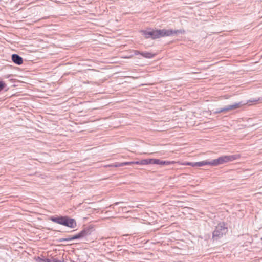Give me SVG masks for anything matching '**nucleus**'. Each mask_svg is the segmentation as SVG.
<instances>
[{"instance_id": "obj_1", "label": "nucleus", "mask_w": 262, "mask_h": 262, "mask_svg": "<svg viewBox=\"0 0 262 262\" xmlns=\"http://www.w3.org/2000/svg\"><path fill=\"white\" fill-rule=\"evenodd\" d=\"M237 155H229V156H223L219 157L216 159H214L211 162L207 161H201L199 162L191 163L188 162L185 165H190L193 167H201L206 165H210L213 166H216L223 163L233 161L238 158Z\"/></svg>"}, {"instance_id": "obj_2", "label": "nucleus", "mask_w": 262, "mask_h": 262, "mask_svg": "<svg viewBox=\"0 0 262 262\" xmlns=\"http://www.w3.org/2000/svg\"><path fill=\"white\" fill-rule=\"evenodd\" d=\"M51 220L54 223L70 228H74L76 225V222L74 219H69L67 216L52 217Z\"/></svg>"}, {"instance_id": "obj_3", "label": "nucleus", "mask_w": 262, "mask_h": 262, "mask_svg": "<svg viewBox=\"0 0 262 262\" xmlns=\"http://www.w3.org/2000/svg\"><path fill=\"white\" fill-rule=\"evenodd\" d=\"M227 232V227H226L224 222L220 223L215 228L213 232V238L217 239L221 237Z\"/></svg>"}, {"instance_id": "obj_4", "label": "nucleus", "mask_w": 262, "mask_h": 262, "mask_svg": "<svg viewBox=\"0 0 262 262\" xmlns=\"http://www.w3.org/2000/svg\"><path fill=\"white\" fill-rule=\"evenodd\" d=\"M245 103H243L242 102H239L237 103H235L233 104L229 105L226 106L223 108H219L216 111V113H219L225 111H228L232 110H235L238 108L241 107L242 106L245 105Z\"/></svg>"}, {"instance_id": "obj_5", "label": "nucleus", "mask_w": 262, "mask_h": 262, "mask_svg": "<svg viewBox=\"0 0 262 262\" xmlns=\"http://www.w3.org/2000/svg\"><path fill=\"white\" fill-rule=\"evenodd\" d=\"M178 31H173L172 30H157L156 32L157 35V38H160L163 36H169L172 35L174 33H177Z\"/></svg>"}, {"instance_id": "obj_6", "label": "nucleus", "mask_w": 262, "mask_h": 262, "mask_svg": "<svg viewBox=\"0 0 262 262\" xmlns=\"http://www.w3.org/2000/svg\"><path fill=\"white\" fill-rule=\"evenodd\" d=\"M92 233V229L89 228H85L81 230L79 233L74 235V237L76 239L82 238L91 235Z\"/></svg>"}, {"instance_id": "obj_7", "label": "nucleus", "mask_w": 262, "mask_h": 262, "mask_svg": "<svg viewBox=\"0 0 262 262\" xmlns=\"http://www.w3.org/2000/svg\"><path fill=\"white\" fill-rule=\"evenodd\" d=\"M143 35L146 38H151L152 39H156L157 38V35L156 30H146V31H142Z\"/></svg>"}, {"instance_id": "obj_8", "label": "nucleus", "mask_w": 262, "mask_h": 262, "mask_svg": "<svg viewBox=\"0 0 262 262\" xmlns=\"http://www.w3.org/2000/svg\"><path fill=\"white\" fill-rule=\"evenodd\" d=\"M12 60L14 63L18 65H20L23 62V58L16 54H14L12 55Z\"/></svg>"}, {"instance_id": "obj_9", "label": "nucleus", "mask_w": 262, "mask_h": 262, "mask_svg": "<svg viewBox=\"0 0 262 262\" xmlns=\"http://www.w3.org/2000/svg\"><path fill=\"white\" fill-rule=\"evenodd\" d=\"M141 55L144 58L149 59L152 58L155 56V54L148 52H141Z\"/></svg>"}, {"instance_id": "obj_10", "label": "nucleus", "mask_w": 262, "mask_h": 262, "mask_svg": "<svg viewBox=\"0 0 262 262\" xmlns=\"http://www.w3.org/2000/svg\"><path fill=\"white\" fill-rule=\"evenodd\" d=\"M152 159H144L141 161V164L142 165H146L151 164H152Z\"/></svg>"}, {"instance_id": "obj_11", "label": "nucleus", "mask_w": 262, "mask_h": 262, "mask_svg": "<svg viewBox=\"0 0 262 262\" xmlns=\"http://www.w3.org/2000/svg\"><path fill=\"white\" fill-rule=\"evenodd\" d=\"M74 236H68V237L67 238H60L59 239V242H66V241H71V240H73V239H76V238H74Z\"/></svg>"}, {"instance_id": "obj_12", "label": "nucleus", "mask_w": 262, "mask_h": 262, "mask_svg": "<svg viewBox=\"0 0 262 262\" xmlns=\"http://www.w3.org/2000/svg\"><path fill=\"white\" fill-rule=\"evenodd\" d=\"M162 160L158 159H152V164H157L162 165Z\"/></svg>"}, {"instance_id": "obj_13", "label": "nucleus", "mask_w": 262, "mask_h": 262, "mask_svg": "<svg viewBox=\"0 0 262 262\" xmlns=\"http://www.w3.org/2000/svg\"><path fill=\"white\" fill-rule=\"evenodd\" d=\"M133 163H134V162H123V163H120L119 165H115V167H117V166H123L124 165H130V164H133Z\"/></svg>"}, {"instance_id": "obj_14", "label": "nucleus", "mask_w": 262, "mask_h": 262, "mask_svg": "<svg viewBox=\"0 0 262 262\" xmlns=\"http://www.w3.org/2000/svg\"><path fill=\"white\" fill-rule=\"evenodd\" d=\"M174 161H162V165H170L174 163Z\"/></svg>"}, {"instance_id": "obj_15", "label": "nucleus", "mask_w": 262, "mask_h": 262, "mask_svg": "<svg viewBox=\"0 0 262 262\" xmlns=\"http://www.w3.org/2000/svg\"><path fill=\"white\" fill-rule=\"evenodd\" d=\"M39 262H52V260L48 258H40Z\"/></svg>"}, {"instance_id": "obj_16", "label": "nucleus", "mask_w": 262, "mask_h": 262, "mask_svg": "<svg viewBox=\"0 0 262 262\" xmlns=\"http://www.w3.org/2000/svg\"><path fill=\"white\" fill-rule=\"evenodd\" d=\"M6 84L3 81H0V92L5 87Z\"/></svg>"}, {"instance_id": "obj_17", "label": "nucleus", "mask_w": 262, "mask_h": 262, "mask_svg": "<svg viewBox=\"0 0 262 262\" xmlns=\"http://www.w3.org/2000/svg\"><path fill=\"white\" fill-rule=\"evenodd\" d=\"M141 53L140 52L137 51V50H135L134 51V54L136 55H139V54H140L141 55Z\"/></svg>"}, {"instance_id": "obj_18", "label": "nucleus", "mask_w": 262, "mask_h": 262, "mask_svg": "<svg viewBox=\"0 0 262 262\" xmlns=\"http://www.w3.org/2000/svg\"><path fill=\"white\" fill-rule=\"evenodd\" d=\"M52 262H63V261L59 260L54 259H53V261H52Z\"/></svg>"}, {"instance_id": "obj_19", "label": "nucleus", "mask_w": 262, "mask_h": 262, "mask_svg": "<svg viewBox=\"0 0 262 262\" xmlns=\"http://www.w3.org/2000/svg\"><path fill=\"white\" fill-rule=\"evenodd\" d=\"M134 164H141V161H136V162H134Z\"/></svg>"}, {"instance_id": "obj_20", "label": "nucleus", "mask_w": 262, "mask_h": 262, "mask_svg": "<svg viewBox=\"0 0 262 262\" xmlns=\"http://www.w3.org/2000/svg\"><path fill=\"white\" fill-rule=\"evenodd\" d=\"M123 203V202H116L115 203H114V205H118V204H120V203Z\"/></svg>"}]
</instances>
